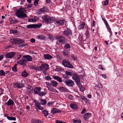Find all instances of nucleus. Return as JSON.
<instances>
[{
	"label": "nucleus",
	"mask_w": 123,
	"mask_h": 123,
	"mask_svg": "<svg viewBox=\"0 0 123 123\" xmlns=\"http://www.w3.org/2000/svg\"><path fill=\"white\" fill-rule=\"evenodd\" d=\"M25 60L24 58L22 57L21 60L18 62L17 63L25 66L26 65V63H27L26 61Z\"/></svg>",
	"instance_id": "nucleus-10"
},
{
	"label": "nucleus",
	"mask_w": 123,
	"mask_h": 123,
	"mask_svg": "<svg viewBox=\"0 0 123 123\" xmlns=\"http://www.w3.org/2000/svg\"><path fill=\"white\" fill-rule=\"evenodd\" d=\"M42 112L46 117H47L49 115L48 111L46 110H44L42 111Z\"/></svg>",
	"instance_id": "nucleus-29"
},
{
	"label": "nucleus",
	"mask_w": 123,
	"mask_h": 123,
	"mask_svg": "<svg viewBox=\"0 0 123 123\" xmlns=\"http://www.w3.org/2000/svg\"><path fill=\"white\" fill-rule=\"evenodd\" d=\"M48 89L49 91H51L55 92H58V91L55 89L54 88L51 86L49 87V88H48Z\"/></svg>",
	"instance_id": "nucleus-24"
},
{
	"label": "nucleus",
	"mask_w": 123,
	"mask_h": 123,
	"mask_svg": "<svg viewBox=\"0 0 123 123\" xmlns=\"http://www.w3.org/2000/svg\"><path fill=\"white\" fill-rule=\"evenodd\" d=\"M4 116L5 117H6L9 120L15 121L16 120V118L15 117L8 116L6 114Z\"/></svg>",
	"instance_id": "nucleus-20"
},
{
	"label": "nucleus",
	"mask_w": 123,
	"mask_h": 123,
	"mask_svg": "<svg viewBox=\"0 0 123 123\" xmlns=\"http://www.w3.org/2000/svg\"><path fill=\"white\" fill-rule=\"evenodd\" d=\"M85 98L84 97V96H81V98H81V99H82L83 100L85 99Z\"/></svg>",
	"instance_id": "nucleus-63"
},
{
	"label": "nucleus",
	"mask_w": 123,
	"mask_h": 123,
	"mask_svg": "<svg viewBox=\"0 0 123 123\" xmlns=\"http://www.w3.org/2000/svg\"><path fill=\"white\" fill-rule=\"evenodd\" d=\"M102 19L103 20L104 23H105V24L107 25V26H109L108 25V24L107 22V21L104 18H103Z\"/></svg>",
	"instance_id": "nucleus-47"
},
{
	"label": "nucleus",
	"mask_w": 123,
	"mask_h": 123,
	"mask_svg": "<svg viewBox=\"0 0 123 123\" xmlns=\"http://www.w3.org/2000/svg\"><path fill=\"white\" fill-rule=\"evenodd\" d=\"M15 55V53L14 52H12L6 54V57L7 58L11 59Z\"/></svg>",
	"instance_id": "nucleus-11"
},
{
	"label": "nucleus",
	"mask_w": 123,
	"mask_h": 123,
	"mask_svg": "<svg viewBox=\"0 0 123 123\" xmlns=\"http://www.w3.org/2000/svg\"><path fill=\"white\" fill-rule=\"evenodd\" d=\"M46 87L48 88H49L51 86L50 84H49V83H46Z\"/></svg>",
	"instance_id": "nucleus-54"
},
{
	"label": "nucleus",
	"mask_w": 123,
	"mask_h": 123,
	"mask_svg": "<svg viewBox=\"0 0 123 123\" xmlns=\"http://www.w3.org/2000/svg\"><path fill=\"white\" fill-rule=\"evenodd\" d=\"M63 33L66 36H68L72 35V32L71 31L69 28L67 29L66 30L64 31Z\"/></svg>",
	"instance_id": "nucleus-13"
},
{
	"label": "nucleus",
	"mask_w": 123,
	"mask_h": 123,
	"mask_svg": "<svg viewBox=\"0 0 123 123\" xmlns=\"http://www.w3.org/2000/svg\"><path fill=\"white\" fill-rule=\"evenodd\" d=\"M37 21V20L34 19H30L28 20V21L29 22H36Z\"/></svg>",
	"instance_id": "nucleus-42"
},
{
	"label": "nucleus",
	"mask_w": 123,
	"mask_h": 123,
	"mask_svg": "<svg viewBox=\"0 0 123 123\" xmlns=\"http://www.w3.org/2000/svg\"><path fill=\"white\" fill-rule=\"evenodd\" d=\"M23 58H24L26 61L27 63L28 61H32V58L31 56L29 55H25L23 56Z\"/></svg>",
	"instance_id": "nucleus-16"
},
{
	"label": "nucleus",
	"mask_w": 123,
	"mask_h": 123,
	"mask_svg": "<svg viewBox=\"0 0 123 123\" xmlns=\"http://www.w3.org/2000/svg\"><path fill=\"white\" fill-rule=\"evenodd\" d=\"M91 116V114L89 113H86L84 116V118L85 120L87 121L89 118Z\"/></svg>",
	"instance_id": "nucleus-17"
},
{
	"label": "nucleus",
	"mask_w": 123,
	"mask_h": 123,
	"mask_svg": "<svg viewBox=\"0 0 123 123\" xmlns=\"http://www.w3.org/2000/svg\"><path fill=\"white\" fill-rule=\"evenodd\" d=\"M85 24L84 22H83L78 27L79 29H81L84 28L85 26Z\"/></svg>",
	"instance_id": "nucleus-28"
},
{
	"label": "nucleus",
	"mask_w": 123,
	"mask_h": 123,
	"mask_svg": "<svg viewBox=\"0 0 123 123\" xmlns=\"http://www.w3.org/2000/svg\"><path fill=\"white\" fill-rule=\"evenodd\" d=\"M61 111L55 108H53L51 111V113L53 114H55L56 113H59L61 112Z\"/></svg>",
	"instance_id": "nucleus-22"
},
{
	"label": "nucleus",
	"mask_w": 123,
	"mask_h": 123,
	"mask_svg": "<svg viewBox=\"0 0 123 123\" xmlns=\"http://www.w3.org/2000/svg\"><path fill=\"white\" fill-rule=\"evenodd\" d=\"M47 102L45 99H41L40 101L41 104L43 105H44Z\"/></svg>",
	"instance_id": "nucleus-33"
},
{
	"label": "nucleus",
	"mask_w": 123,
	"mask_h": 123,
	"mask_svg": "<svg viewBox=\"0 0 123 123\" xmlns=\"http://www.w3.org/2000/svg\"><path fill=\"white\" fill-rule=\"evenodd\" d=\"M101 76L104 78H106V75L105 74H102Z\"/></svg>",
	"instance_id": "nucleus-60"
},
{
	"label": "nucleus",
	"mask_w": 123,
	"mask_h": 123,
	"mask_svg": "<svg viewBox=\"0 0 123 123\" xmlns=\"http://www.w3.org/2000/svg\"><path fill=\"white\" fill-rule=\"evenodd\" d=\"M18 22V21L17 20H13V19H12L11 21V24H16V23Z\"/></svg>",
	"instance_id": "nucleus-38"
},
{
	"label": "nucleus",
	"mask_w": 123,
	"mask_h": 123,
	"mask_svg": "<svg viewBox=\"0 0 123 123\" xmlns=\"http://www.w3.org/2000/svg\"><path fill=\"white\" fill-rule=\"evenodd\" d=\"M27 90L28 92H32L33 90V88L32 87L30 86H28L27 87Z\"/></svg>",
	"instance_id": "nucleus-31"
},
{
	"label": "nucleus",
	"mask_w": 123,
	"mask_h": 123,
	"mask_svg": "<svg viewBox=\"0 0 123 123\" xmlns=\"http://www.w3.org/2000/svg\"><path fill=\"white\" fill-rule=\"evenodd\" d=\"M18 88H21L24 86L23 84L22 83H18Z\"/></svg>",
	"instance_id": "nucleus-35"
},
{
	"label": "nucleus",
	"mask_w": 123,
	"mask_h": 123,
	"mask_svg": "<svg viewBox=\"0 0 123 123\" xmlns=\"http://www.w3.org/2000/svg\"><path fill=\"white\" fill-rule=\"evenodd\" d=\"M28 45L27 44H23L22 45H20V47H24L25 46H27Z\"/></svg>",
	"instance_id": "nucleus-57"
},
{
	"label": "nucleus",
	"mask_w": 123,
	"mask_h": 123,
	"mask_svg": "<svg viewBox=\"0 0 123 123\" xmlns=\"http://www.w3.org/2000/svg\"><path fill=\"white\" fill-rule=\"evenodd\" d=\"M46 93L44 92H40L38 94L39 95L41 96H42L45 95L46 94Z\"/></svg>",
	"instance_id": "nucleus-36"
},
{
	"label": "nucleus",
	"mask_w": 123,
	"mask_h": 123,
	"mask_svg": "<svg viewBox=\"0 0 123 123\" xmlns=\"http://www.w3.org/2000/svg\"><path fill=\"white\" fill-rule=\"evenodd\" d=\"M10 42L13 44H18L24 43V41L22 39L18 38H13L10 40Z\"/></svg>",
	"instance_id": "nucleus-3"
},
{
	"label": "nucleus",
	"mask_w": 123,
	"mask_h": 123,
	"mask_svg": "<svg viewBox=\"0 0 123 123\" xmlns=\"http://www.w3.org/2000/svg\"><path fill=\"white\" fill-rule=\"evenodd\" d=\"M50 84L54 87H55L58 84L56 81L54 80L51 81Z\"/></svg>",
	"instance_id": "nucleus-25"
},
{
	"label": "nucleus",
	"mask_w": 123,
	"mask_h": 123,
	"mask_svg": "<svg viewBox=\"0 0 123 123\" xmlns=\"http://www.w3.org/2000/svg\"><path fill=\"white\" fill-rule=\"evenodd\" d=\"M5 75V72L3 70L0 71V75L4 76Z\"/></svg>",
	"instance_id": "nucleus-40"
},
{
	"label": "nucleus",
	"mask_w": 123,
	"mask_h": 123,
	"mask_svg": "<svg viewBox=\"0 0 123 123\" xmlns=\"http://www.w3.org/2000/svg\"><path fill=\"white\" fill-rule=\"evenodd\" d=\"M12 70L14 71H16L17 69L16 67H15V66H14V67L12 68Z\"/></svg>",
	"instance_id": "nucleus-55"
},
{
	"label": "nucleus",
	"mask_w": 123,
	"mask_h": 123,
	"mask_svg": "<svg viewBox=\"0 0 123 123\" xmlns=\"http://www.w3.org/2000/svg\"><path fill=\"white\" fill-rule=\"evenodd\" d=\"M63 53L64 55L65 56H67L68 54V53L66 51H64L63 52Z\"/></svg>",
	"instance_id": "nucleus-48"
},
{
	"label": "nucleus",
	"mask_w": 123,
	"mask_h": 123,
	"mask_svg": "<svg viewBox=\"0 0 123 123\" xmlns=\"http://www.w3.org/2000/svg\"><path fill=\"white\" fill-rule=\"evenodd\" d=\"M59 90L61 92H67L68 91V90L67 88L63 87H60L59 88Z\"/></svg>",
	"instance_id": "nucleus-27"
},
{
	"label": "nucleus",
	"mask_w": 123,
	"mask_h": 123,
	"mask_svg": "<svg viewBox=\"0 0 123 123\" xmlns=\"http://www.w3.org/2000/svg\"><path fill=\"white\" fill-rule=\"evenodd\" d=\"M70 106L71 108L74 109H76L77 107V105L74 104H70Z\"/></svg>",
	"instance_id": "nucleus-30"
},
{
	"label": "nucleus",
	"mask_w": 123,
	"mask_h": 123,
	"mask_svg": "<svg viewBox=\"0 0 123 123\" xmlns=\"http://www.w3.org/2000/svg\"><path fill=\"white\" fill-rule=\"evenodd\" d=\"M45 79L47 80H51V78L49 76H47L45 77Z\"/></svg>",
	"instance_id": "nucleus-43"
},
{
	"label": "nucleus",
	"mask_w": 123,
	"mask_h": 123,
	"mask_svg": "<svg viewBox=\"0 0 123 123\" xmlns=\"http://www.w3.org/2000/svg\"><path fill=\"white\" fill-rule=\"evenodd\" d=\"M64 83L67 86H72L74 85V83L72 80H68L65 81Z\"/></svg>",
	"instance_id": "nucleus-12"
},
{
	"label": "nucleus",
	"mask_w": 123,
	"mask_h": 123,
	"mask_svg": "<svg viewBox=\"0 0 123 123\" xmlns=\"http://www.w3.org/2000/svg\"><path fill=\"white\" fill-rule=\"evenodd\" d=\"M17 31L15 30H11L10 31L11 33L16 34L17 33Z\"/></svg>",
	"instance_id": "nucleus-41"
},
{
	"label": "nucleus",
	"mask_w": 123,
	"mask_h": 123,
	"mask_svg": "<svg viewBox=\"0 0 123 123\" xmlns=\"http://www.w3.org/2000/svg\"><path fill=\"white\" fill-rule=\"evenodd\" d=\"M18 83H15L13 84V86L15 88H18Z\"/></svg>",
	"instance_id": "nucleus-51"
},
{
	"label": "nucleus",
	"mask_w": 123,
	"mask_h": 123,
	"mask_svg": "<svg viewBox=\"0 0 123 123\" xmlns=\"http://www.w3.org/2000/svg\"><path fill=\"white\" fill-rule=\"evenodd\" d=\"M32 5L31 4H30V5H27V7L28 8H30L31 7Z\"/></svg>",
	"instance_id": "nucleus-58"
},
{
	"label": "nucleus",
	"mask_w": 123,
	"mask_h": 123,
	"mask_svg": "<svg viewBox=\"0 0 123 123\" xmlns=\"http://www.w3.org/2000/svg\"><path fill=\"white\" fill-rule=\"evenodd\" d=\"M86 36L87 37L89 36V32H88V31H87V32H86Z\"/></svg>",
	"instance_id": "nucleus-59"
},
{
	"label": "nucleus",
	"mask_w": 123,
	"mask_h": 123,
	"mask_svg": "<svg viewBox=\"0 0 123 123\" xmlns=\"http://www.w3.org/2000/svg\"><path fill=\"white\" fill-rule=\"evenodd\" d=\"M63 65L65 67L73 68V66L70 64L69 61L66 59H64L62 62Z\"/></svg>",
	"instance_id": "nucleus-6"
},
{
	"label": "nucleus",
	"mask_w": 123,
	"mask_h": 123,
	"mask_svg": "<svg viewBox=\"0 0 123 123\" xmlns=\"http://www.w3.org/2000/svg\"><path fill=\"white\" fill-rule=\"evenodd\" d=\"M31 68L37 71H46L49 69V66L47 64L44 63L41 64L40 66L37 67H32Z\"/></svg>",
	"instance_id": "nucleus-2"
},
{
	"label": "nucleus",
	"mask_w": 123,
	"mask_h": 123,
	"mask_svg": "<svg viewBox=\"0 0 123 123\" xmlns=\"http://www.w3.org/2000/svg\"><path fill=\"white\" fill-rule=\"evenodd\" d=\"M3 56L2 55H0V61L3 59Z\"/></svg>",
	"instance_id": "nucleus-64"
},
{
	"label": "nucleus",
	"mask_w": 123,
	"mask_h": 123,
	"mask_svg": "<svg viewBox=\"0 0 123 123\" xmlns=\"http://www.w3.org/2000/svg\"><path fill=\"white\" fill-rule=\"evenodd\" d=\"M40 103L39 102L37 101L35 102V105L36 108H37L40 105Z\"/></svg>",
	"instance_id": "nucleus-37"
},
{
	"label": "nucleus",
	"mask_w": 123,
	"mask_h": 123,
	"mask_svg": "<svg viewBox=\"0 0 123 123\" xmlns=\"http://www.w3.org/2000/svg\"><path fill=\"white\" fill-rule=\"evenodd\" d=\"M14 103V101L11 99H10L7 102L5 103V105L7 106H13Z\"/></svg>",
	"instance_id": "nucleus-15"
},
{
	"label": "nucleus",
	"mask_w": 123,
	"mask_h": 123,
	"mask_svg": "<svg viewBox=\"0 0 123 123\" xmlns=\"http://www.w3.org/2000/svg\"><path fill=\"white\" fill-rule=\"evenodd\" d=\"M72 78L76 82L77 84H79L80 79L79 77L76 74H73L72 75Z\"/></svg>",
	"instance_id": "nucleus-8"
},
{
	"label": "nucleus",
	"mask_w": 123,
	"mask_h": 123,
	"mask_svg": "<svg viewBox=\"0 0 123 123\" xmlns=\"http://www.w3.org/2000/svg\"><path fill=\"white\" fill-rule=\"evenodd\" d=\"M31 42L32 43H34L35 42V40L34 38H32L31 40Z\"/></svg>",
	"instance_id": "nucleus-56"
},
{
	"label": "nucleus",
	"mask_w": 123,
	"mask_h": 123,
	"mask_svg": "<svg viewBox=\"0 0 123 123\" xmlns=\"http://www.w3.org/2000/svg\"><path fill=\"white\" fill-rule=\"evenodd\" d=\"M68 98L69 99L71 100H72L73 99L74 97L72 95H70L69 96Z\"/></svg>",
	"instance_id": "nucleus-45"
},
{
	"label": "nucleus",
	"mask_w": 123,
	"mask_h": 123,
	"mask_svg": "<svg viewBox=\"0 0 123 123\" xmlns=\"http://www.w3.org/2000/svg\"><path fill=\"white\" fill-rule=\"evenodd\" d=\"M37 108L40 110H42L43 109V107L41 106L40 105Z\"/></svg>",
	"instance_id": "nucleus-52"
},
{
	"label": "nucleus",
	"mask_w": 123,
	"mask_h": 123,
	"mask_svg": "<svg viewBox=\"0 0 123 123\" xmlns=\"http://www.w3.org/2000/svg\"><path fill=\"white\" fill-rule=\"evenodd\" d=\"M28 74L27 73L25 70H24L22 72V76L26 77L27 76Z\"/></svg>",
	"instance_id": "nucleus-32"
},
{
	"label": "nucleus",
	"mask_w": 123,
	"mask_h": 123,
	"mask_svg": "<svg viewBox=\"0 0 123 123\" xmlns=\"http://www.w3.org/2000/svg\"><path fill=\"white\" fill-rule=\"evenodd\" d=\"M32 123H39L41 122V121L38 119H34L31 120Z\"/></svg>",
	"instance_id": "nucleus-23"
},
{
	"label": "nucleus",
	"mask_w": 123,
	"mask_h": 123,
	"mask_svg": "<svg viewBox=\"0 0 123 123\" xmlns=\"http://www.w3.org/2000/svg\"><path fill=\"white\" fill-rule=\"evenodd\" d=\"M86 110L85 109L81 111V113L82 114H83L86 112Z\"/></svg>",
	"instance_id": "nucleus-61"
},
{
	"label": "nucleus",
	"mask_w": 123,
	"mask_h": 123,
	"mask_svg": "<svg viewBox=\"0 0 123 123\" xmlns=\"http://www.w3.org/2000/svg\"><path fill=\"white\" fill-rule=\"evenodd\" d=\"M70 47V45L68 43H67L65 45L64 48L65 49H69Z\"/></svg>",
	"instance_id": "nucleus-39"
},
{
	"label": "nucleus",
	"mask_w": 123,
	"mask_h": 123,
	"mask_svg": "<svg viewBox=\"0 0 123 123\" xmlns=\"http://www.w3.org/2000/svg\"><path fill=\"white\" fill-rule=\"evenodd\" d=\"M98 87L100 88H102L103 87L102 85L100 83L98 84Z\"/></svg>",
	"instance_id": "nucleus-53"
},
{
	"label": "nucleus",
	"mask_w": 123,
	"mask_h": 123,
	"mask_svg": "<svg viewBox=\"0 0 123 123\" xmlns=\"http://www.w3.org/2000/svg\"><path fill=\"white\" fill-rule=\"evenodd\" d=\"M42 18L43 21L47 24L50 23L52 22L53 20L52 17L46 15L43 16Z\"/></svg>",
	"instance_id": "nucleus-4"
},
{
	"label": "nucleus",
	"mask_w": 123,
	"mask_h": 123,
	"mask_svg": "<svg viewBox=\"0 0 123 123\" xmlns=\"http://www.w3.org/2000/svg\"><path fill=\"white\" fill-rule=\"evenodd\" d=\"M42 24H39L36 25H30L26 26V27L28 29L36 28H39L42 26Z\"/></svg>",
	"instance_id": "nucleus-7"
},
{
	"label": "nucleus",
	"mask_w": 123,
	"mask_h": 123,
	"mask_svg": "<svg viewBox=\"0 0 123 123\" xmlns=\"http://www.w3.org/2000/svg\"><path fill=\"white\" fill-rule=\"evenodd\" d=\"M39 0H35L34 1V4L36 6H37L38 4V3Z\"/></svg>",
	"instance_id": "nucleus-46"
},
{
	"label": "nucleus",
	"mask_w": 123,
	"mask_h": 123,
	"mask_svg": "<svg viewBox=\"0 0 123 123\" xmlns=\"http://www.w3.org/2000/svg\"><path fill=\"white\" fill-rule=\"evenodd\" d=\"M66 73L67 75H71L72 74L71 72L67 71L66 72Z\"/></svg>",
	"instance_id": "nucleus-49"
},
{
	"label": "nucleus",
	"mask_w": 123,
	"mask_h": 123,
	"mask_svg": "<svg viewBox=\"0 0 123 123\" xmlns=\"http://www.w3.org/2000/svg\"><path fill=\"white\" fill-rule=\"evenodd\" d=\"M73 121L74 123H81V121L80 119H73Z\"/></svg>",
	"instance_id": "nucleus-34"
},
{
	"label": "nucleus",
	"mask_w": 123,
	"mask_h": 123,
	"mask_svg": "<svg viewBox=\"0 0 123 123\" xmlns=\"http://www.w3.org/2000/svg\"><path fill=\"white\" fill-rule=\"evenodd\" d=\"M37 38L40 40H44L45 38L44 36L43 35H39L37 37Z\"/></svg>",
	"instance_id": "nucleus-26"
},
{
	"label": "nucleus",
	"mask_w": 123,
	"mask_h": 123,
	"mask_svg": "<svg viewBox=\"0 0 123 123\" xmlns=\"http://www.w3.org/2000/svg\"><path fill=\"white\" fill-rule=\"evenodd\" d=\"M41 90V88L40 87H37L35 88L34 90V91L35 93L36 94H39Z\"/></svg>",
	"instance_id": "nucleus-18"
},
{
	"label": "nucleus",
	"mask_w": 123,
	"mask_h": 123,
	"mask_svg": "<svg viewBox=\"0 0 123 123\" xmlns=\"http://www.w3.org/2000/svg\"><path fill=\"white\" fill-rule=\"evenodd\" d=\"M53 78L54 79L57 80L60 82H62V79L61 77H60L58 76H53Z\"/></svg>",
	"instance_id": "nucleus-21"
},
{
	"label": "nucleus",
	"mask_w": 123,
	"mask_h": 123,
	"mask_svg": "<svg viewBox=\"0 0 123 123\" xmlns=\"http://www.w3.org/2000/svg\"><path fill=\"white\" fill-rule=\"evenodd\" d=\"M44 58L46 59L49 60L52 58V56L48 54H45L43 55Z\"/></svg>",
	"instance_id": "nucleus-19"
},
{
	"label": "nucleus",
	"mask_w": 123,
	"mask_h": 123,
	"mask_svg": "<svg viewBox=\"0 0 123 123\" xmlns=\"http://www.w3.org/2000/svg\"><path fill=\"white\" fill-rule=\"evenodd\" d=\"M109 3V1L108 0H106L104 4V5L105 6L107 5Z\"/></svg>",
	"instance_id": "nucleus-50"
},
{
	"label": "nucleus",
	"mask_w": 123,
	"mask_h": 123,
	"mask_svg": "<svg viewBox=\"0 0 123 123\" xmlns=\"http://www.w3.org/2000/svg\"><path fill=\"white\" fill-rule=\"evenodd\" d=\"M56 123H66V122H63L62 121H59L58 120H57L55 121Z\"/></svg>",
	"instance_id": "nucleus-44"
},
{
	"label": "nucleus",
	"mask_w": 123,
	"mask_h": 123,
	"mask_svg": "<svg viewBox=\"0 0 123 123\" xmlns=\"http://www.w3.org/2000/svg\"><path fill=\"white\" fill-rule=\"evenodd\" d=\"M55 21L56 23L60 25H62L65 23V21L64 19H57Z\"/></svg>",
	"instance_id": "nucleus-14"
},
{
	"label": "nucleus",
	"mask_w": 123,
	"mask_h": 123,
	"mask_svg": "<svg viewBox=\"0 0 123 123\" xmlns=\"http://www.w3.org/2000/svg\"><path fill=\"white\" fill-rule=\"evenodd\" d=\"M47 11V8L45 6H44L43 8L39 9L38 11L37 12V13L38 15H40L46 12Z\"/></svg>",
	"instance_id": "nucleus-9"
},
{
	"label": "nucleus",
	"mask_w": 123,
	"mask_h": 123,
	"mask_svg": "<svg viewBox=\"0 0 123 123\" xmlns=\"http://www.w3.org/2000/svg\"><path fill=\"white\" fill-rule=\"evenodd\" d=\"M48 106H50L52 105V103H49L47 104Z\"/></svg>",
	"instance_id": "nucleus-62"
},
{
	"label": "nucleus",
	"mask_w": 123,
	"mask_h": 123,
	"mask_svg": "<svg viewBox=\"0 0 123 123\" xmlns=\"http://www.w3.org/2000/svg\"><path fill=\"white\" fill-rule=\"evenodd\" d=\"M26 11L25 8H20L17 11L16 14L17 17L19 18H24L27 17V15L25 13Z\"/></svg>",
	"instance_id": "nucleus-1"
},
{
	"label": "nucleus",
	"mask_w": 123,
	"mask_h": 123,
	"mask_svg": "<svg viewBox=\"0 0 123 123\" xmlns=\"http://www.w3.org/2000/svg\"><path fill=\"white\" fill-rule=\"evenodd\" d=\"M55 38L61 44H64L66 43V39L61 36L56 35Z\"/></svg>",
	"instance_id": "nucleus-5"
}]
</instances>
